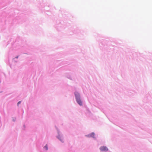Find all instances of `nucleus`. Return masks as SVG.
<instances>
[{
	"mask_svg": "<svg viewBox=\"0 0 152 152\" xmlns=\"http://www.w3.org/2000/svg\"><path fill=\"white\" fill-rule=\"evenodd\" d=\"M75 95L77 103L80 105H82V103L80 99V96L79 94L77 92H75Z\"/></svg>",
	"mask_w": 152,
	"mask_h": 152,
	"instance_id": "1",
	"label": "nucleus"
},
{
	"mask_svg": "<svg viewBox=\"0 0 152 152\" xmlns=\"http://www.w3.org/2000/svg\"><path fill=\"white\" fill-rule=\"evenodd\" d=\"M44 148L46 150H47L48 149L47 145H46L45 146V147H44Z\"/></svg>",
	"mask_w": 152,
	"mask_h": 152,
	"instance_id": "3",
	"label": "nucleus"
},
{
	"mask_svg": "<svg viewBox=\"0 0 152 152\" xmlns=\"http://www.w3.org/2000/svg\"><path fill=\"white\" fill-rule=\"evenodd\" d=\"M21 102V101L19 102L18 103V105L19 104H20Z\"/></svg>",
	"mask_w": 152,
	"mask_h": 152,
	"instance_id": "4",
	"label": "nucleus"
},
{
	"mask_svg": "<svg viewBox=\"0 0 152 152\" xmlns=\"http://www.w3.org/2000/svg\"><path fill=\"white\" fill-rule=\"evenodd\" d=\"M100 149L102 151H107L108 150L107 148L104 146H102L100 147Z\"/></svg>",
	"mask_w": 152,
	"mask_h": 152,
	"instance_id": "2",
	"label": "nucleus"
}]
</instances>
